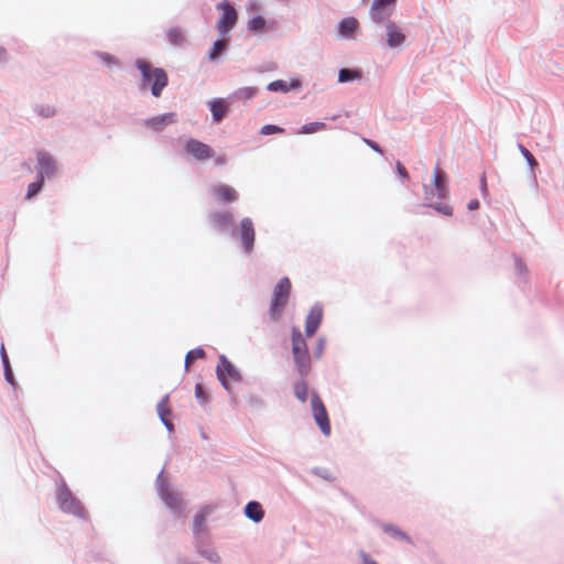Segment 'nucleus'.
Wrapping results in <instances>:
<instances>
[{
    "label": "nucleus",
    "mask_w": 564,
    "mask_h": 564,
    "mask_svg": "<svg viewBox=\"0 0 564 564\" xmlns=\"http://www.w3.org/2000/svg\"><path fill=\"white\" fill-rule=\"evenodd\" d=\"M430 206L433 207L436 212H438L440 214H442L444 216L453 215V208L448 204L436 203V204H431Z\"/></svg>",
    "instance_id": "33"
},
{
    "label": "nucleus",
    "mask_w": 564,
    "mask_h": 564,
    "mask_svg": "<svg viewBox=\"0 0 564 564\" xmlns=\"http://www.w3.org/2000/svg\"><path fill=\"white\" fill-rule=\"evenodd\" d=\"M481 183H482V189L486 191V180H485V177H482Z\"/></svg>",
    "instance_id": "47"
},
{
    "label": "nucleus",
    "mask_w": 564,
    "mask_h": 564,
    "mask_svg": "<svg viewBox=\"0 0 564 564\" xmlns=\"http://www.w3.org/2000/svg\"><path fill=\"white\" fill-rule=\"evenodd\" d=\"M37 176L44 181V177L54 175L56 164L53 158L43 151L37 153Z\"/></svg>",
    "instance_id": "11"
},
{
    "label": "nucleus",
    "mask_w": 564,
    "mask_h": 564,
    "mask_svg": "<svg viewBox=\"0 0 564 564\" xmlns=\"http://www.w3.org/2000/svg\"><path fill=\"white\" fill-rule=\"evenodd\" d=\"M362 564H378L375 560H372L368 554H361Z\"/></svg>",
    "instance_id": "44"
},
{
    "label": "nucleus",
    "mask_w": 564,
    "mask_h": 564,
    "mask_svg": "<svg viewBox=\"0 0 564 564\" xmlns=\"http://www.w3.org/2000/svg\"><path fill=\"white\" fill-rule=\"evenodd\" d=\"M174 117H175L174 113H165V115L156 116V117L148 119L145 121V126L153 130L159 131V130L163 129L166 124L174 122L175 121Z\"/></svg>",
    "instance_id": "16"
},
{
    "label": "nucleus",
    "mask_w": 564,
    "mask_h": 564,
    "mask_svg": "<svg viewBox=\"0 0 564 564\" xmlns=\"http://www.w3.org/2000/svg\"><path fill=\"white\" fill-rule=\"evenodd\" d=\"M383 531L394 539H400L409 543L411 542L410 538L404 532L392 524H384Z\"/></svg>",
    "instance_id": "26"
},
{
    "label": "nucleus",
    "mask_w": 564,
    "mask_h": 564,
    "mask_svg": "<svg viewBox=\"0 0 564 564\" xmlns=\"http://www.w3.org/2000/svg\"><path fill=\"white\" fill-rule=\"evenodd\" d=\"M397 0H373L369 14L373 22L381 23L388 20L395 6Z\"/></svg>",
    "instance_id": "7"
},
{
    "label": "nucleus",
    "mask_w": 564,
    "mask_h": 564,
    "mask_svg": "<svg viewBox=\"0 0 564 564\" xmlns=\"http://www.w3.org/2000/svg\"><path fill=\"white\" fill-rule=\"evenodd\" d=\"M35 112L45 119L52 118L57 113L56 106L53 104H40L34 108Z\"/></svg>",
    "instance_id": "22"
},
{
    "label": "nucleus",
    "mask_w": 564,
    "mask_h": 564,
    "mask_svg": "<svg viewBox=\"0 0 564 564\" xmlns=\"http://www.w3.org/2000/svg\"><path fill=\"white\" fill-rule=\"evenodd\" d=\"M326 129V124L324 122H311L306 123L301 128V133L311 134L317 131H322Z\"/></svg>",
    "instance_id": "29"
},
{
    "label": "nucleus",
    "mask_w": 564,
    "mask_h": 564,
    "mask_svg": "<svg viewBox=\"0 0 564 564\" xmlns=\"http://www.w3.org/2000/svg\"><path fill=\"white\" fill-rule=\"evenodd\" d=\"M248 28L251 31L261 32L265 28V20L260 15L253 17L248 21Z\"/></svg>",
    "instance_id": "30"
},
{
    "label": "nucleus",
    "mask_w": 564,
    "mask_h": 564,
    "mask_svg": "<svg viewBox=\"0 0 564 564\" xmlns=\"http://www.w3.org/2000/svg\"><path fill=\"white\" fill-rule=\"evenodd\" d=\"M365 142L371 148L373 149L375 151L381 153V149L377 145L376 142L371 141V140H368V139H365Z\"/></svg>",
    "instance_id": "46"
},
{
    "label": "nucleus",
    "mask_w": 564,
    "mask_h": 564,
    "mask_svg": "<svg viewBox=\"0 0 564 564\" xmlns=\"http://www.w3.org/2000/svg\"><path fill=\"white\" fill-rule=\"evenodd\" d=\"M397 172L402 178H404V180L409 178V173H408L405 166L401 162H397Z\"/></svg>",
    "instance_id": "40"
},
{
    "label": "nucleus",
    "mask_w": 564,
    "mask_h": 564,
    "mask_svg": "<svg viewBox=\"0 0 564 564\" xmlns=\"http://www.w3.org/2000/svg\"><path fill=\"white\" fill-rule=\"evenodd\" d=\"M240 237L246 251H251L254 243V228L250 218H243L240 223Z\"/></svg>",
    "instance_id": "12"
},
{
    "label": "nucleus",
    "mask_w": 564,
    "mask_h": 564,
    "mask_svg": "<svg viewBox=\"0 0 564 564\" xmlns=\"http://www.w3.org/2000/svg\"><path fill=\"white\" fill-rule=\"evenodd\" d=\"M210 562H218L219 556L215 552L203 553Z\"/></svg>",
    "instance_id": "43"
},
{
    "label": "nucleus",
    "mask_w": 564,
    "mask_h": 564,
    "mask_svg": "<svg viewBox=\"0 0 564 564\" xmlns=\"http://www.w3.org/2000/svg\"><path fill=\"white\" fill-rule=\"evenodd\" d=\"M246 516L254 522H260L263 519L264 512L261 505L257 501H250L245 508Z\"/></svg>",
    "instance_id": "19"
},
{
    "label": "nucleus",
    "mask_w": 564,
    "mask_h": 564,
    "mask_svg": "<svg viewBox=\"0 0 564 564\" xmlns=\"http://www.w3.org/2000/svg\"><path fill=\"white\" fill-rule=\"evenodd\" d=\"M260 132L263 135H269V134H274V133H283L284 129L280 128L278 126H274V124H265L261 128Z\"/></svg>",
    "instance_id": "35"
},
{
    "label": "nucleus",
    "mask_w": 564,
    "mask_h": 564,
    "mask_svg": "<svg viewBox=\"0 0 564 564\" xmlns=\"http://www.w3.org/2000/svg\"><path fill=\"white\" fill-rule=\"evenodd\" d=\"M57 501H58L59 508L63 511L69 512V513H73V514H76L79 517L83 516L84 510H83L82 506L75 499V497L73 496V494L70 492V490L67 487L64 486L58 490Z\"/></svg>",
    "instance_id": "8"
},
{
    "label": "nucleus",
    "mask_w": 564,
    "mask_h": 564,
    "mask_svg": "<svg viewBox=\"0 0 564 564\" xmlns=\"http://www.w3.org/2000/svg\"><path fill=\"white\" fill-rule=\"evenodd\" d=\"M205 521H206V513L205 512L197 513L194 519V531L197 533L203 531Z\"/></svg>",
    "instance_id": "34"
},
{
    "label": "nucleus",
    "mask_w": 564,
    "mask_h": 564,
    "mask_svg": "<svg viewBox=\"0 0 564 564\" xmlns=\"http://www.w3.org/2000/svg\"><path fill=\"white\" fill-rule=\"evenodd\" d=\"M268 89L271 91H279V90L288 91L289 90L286 83L283 80H275V82L270 83L268 86Z\"/></svg>",
    "instance_id": "36"
},
{
    "label": "nucleus",
    "mask_w": 564,
    "mask_h": 564,
    "mask_svg": "<svg viewBox=\"0 0 564 564\" xmlns=\"http://www.w3.org/2000/svg\"><path fill=\"white\" fill-rule=\"evenodd\" d=\"M214 194L220 202L225 203H234L239 197L238 192L227 184L217 185L214 188Z\"/></svg>",
    "instance_id": "15"
},
{
    "label": "nucleus",
    "mask_w": 564,
    "mask_h": 564,
    "mask_svg": "<svg viewBox=\"0 0 564 564\" xmlns=\"http://www.w3.org/2000/svg\"><path fill=\"white\" fill-rule=\"evenodd\" d=\"M166 37L169 42L173 45H182L186 40L184 33L177 28L169 30L166 33Z\"/></svg>",
    "instance_id": "23"
},
{
    "label": "nucleus",
    "mask_w": 564,
    "mask_h": 564,
    "mask_svg": "<svg viewBox=\"0 0 564 564\" xmlns=\"http://www.w3.org/2000/svg\"><path fill=\"white\" fill-rule=\"evenodd\" d=\"M292 355L301 377H306L311 370V356L302 333L294 328L292 330Z\"/></svg>",
    "instance_id": "3"
},
{
    "label": "nucleus",
    "mask_w": 564,
    "mask_h": 564,
    "mask_svg": "<svg viewBox=\"0 0 564 564\" xmlns=\"http://www.w3.org/2000/svg\"><path fill=\"white\" fill-rule=\"evenodd\" d=\"M424 195L429 202L447 197V175L440 166L434 167L431 184L424 185Z\"/></svg>",
    "instance_id": "4"
},
{
    "label": "nucleus",
    "mask_w": 564,
    "mask_h": 564,
    "mask_svg": "<svg viewBox=\"0 0 564 564\" xmlns=\"http://www.w3.org/2000/svg\"><path fill=\"white\" fill-rule=\"evenodd\" d=\"M210 111L215 121H220L227 112V104L219 99L210 102Z\"/></svg>",
    "instance_id": "20"
},
{
    "label": "nucleus",
    "mask_w": 564,
    "mask_h": 564,
    "mask_svg": "<svg viewBox=\"0 0 564 564\" xmlns=\"http://www.w3.org/2000/svg\"><path fill=\"white\" fill-rule=\"evenodd\" d=\"M386 29L387 42L390 47H397L405 41V35L394 22H388Z\"/></svg>",
    "instance_id": "14"
},
{
    "label": "nucleus",
    "mask_w": 564,
    "mask_h": 564,
    "mask_svg": "<svg viewBox=\"0 0 564 564\" xmlns=\"http://www.w3.org/2000/svg\"><path fill=\"white\" fill-rule=\"evenodd\" d=\"M311 406H312V412H313V416H314L316 424L318 425L322 433L324 435L328 436L332 431L328 413H327V410H326L322 399L319 398V395L316 392L312 393Z\"/></svg>",
    "instance_id": "6"
},
{
    "label": "nucleus",
    "mask_w": 564,
    "mask_h": 564,
    "mask_svg": "<svg viewBox=\"0 0 564 564\" xmlns=\"http://www.w3.org/2000/svg\"><path fill=\"white\" fill-rule=\"evenodd\" d=\"M228 41L225 39L217 40L213 47L208 52L209 59L214 61L218 58V56L223 53V51L227 47Z\"/></svg>",
    "instance_id": "24"
},
{
    "label": "nucleus",
    "mask_w": 564,
    "mask_h": 564,
    "mask_svg": "<svg viewBox=\"0 0 564 564\" xmlns=\"http://www.w3.org/2000/svg\"><path fill=\"white\" fill-rule=\"evenodd\" d=\"M323 319V310L321 306H313L306 316L305 333L312 337L318 329Z\"/></svg>",
    "instance_id": "13"
},
{
    "label": "nucleus",
    "mask_w": 564,
    "mask_h": 564,
    "mask_svg": "<svg viewBox=\"0 0 564 564\" xmlns=\"http://www.w3.org/2000/svg\"><path fill=\"white\" fill-rule=\"evenodd\" d=\"M358 25L359 23L355 18H346L339 24V32L341 35L348 36L357 30Z\"/></svg>",
    "instance_id": "21"
},
{
    "label": "nucleus",
    "mask_w": 564,
    "mask_h": 564,
    "mask_svg": "<svg viewBox=\"0 0 564 564\" xmlns=\"http://www.w3.org/2000/svg\"><path fill=\"white\" fill-rule=\"evenodd\" d=\"M467 208L469 210H477L479 208V200L478 199H471L468 205H467Z\"/></svg>",
    "instance_id": "42"
},
{
    "label": "nucleus",
    "mask_w": 564,
    "mask_h": 564,
    "mask_svg": "<svg viewBox=\"0 0 564 564\" xmlns=\"http://www.w3.org/2000/svg\"><path fill=\"white\" fill-rule=\"evenodd\" d=\"M302 377V380L294 384V394L302 402L305 403L307 400V384Z\"/></svg>",
    "instance_id": "25"
},
{
    "label": "nucleus",
    "mask_w": 564,
    "mask_h": 564,
    "mask_svg": "<svg viewBox=\"0 0 564 564\" xmlns=\"http://www.w3.org/2000/svg\"><path fill=\"white\" fill-rule=\"evenodd\" d=\"M4 375H6L7 380L12 383L13 375H12L10 365H8V368H4Z\"/></svg>",
    "instance_id": "45"
},
{
    "label": "nucleus",
    "mask_w": 564,
    "mask_h": 564,
    "mask_svg": "<svg viewBox=\"0 0 564 564\" xmlns=\"http://www.w3.org/2000/svg\"><path fill=\"white\" fill-rule=\"evenodd\" d=\"M291 288L292 285L289 278H282L275 285L269 307L271 321L276 322L282 316L290 299Z\"/></svg>",
    "instance_id": "2"
},
{
    "label": "nucleus",
    "mask_w": 564,
    "mask_h": 564,
    "mask_svg": "<svg viewBox=\"0 0 564 564\" xmlns=\"http://www.w3.org/2000/svg\"><path fill=\"white\" fill-rule=\"evenodd\" d=\"M43 183H44V181L39 177L36 182L29 184L28 192H26V198L30 199L34 195H36L40 192V189L42 188Z\"/></svg>",
    "instance_id": "32"
},
{
    "label": "nucleus",
    "mask_w": 564,
    "mask_h": 564,
    "mask_svg": "<svg viewBox=\"0 0 564 564\" xmlns=\"http://www.w3.org/2000/svg\"><path fill=\"white\" fill-rule=\"evenodd\" d=\"M158 413L163 422V424L171 431L173 429V424L170 421L171 410L169 405V395H165L158 404Z\"/></svg>",
    "instance_id": "18"
},
{
    "label": "nucleus",
    "mask_w": 564,
    "mask_h": 564,
    "mask_svg": "<svg viewBox=\"0 0 564 564\" xmlns=\"http://www.w3.org/2000/svg\"><path fill=\"white\" fill-rule=\"evenodd\" d=\"M520 151L522 153V155L525 158V160L528 161V163L530 164V166H535L538 163H536V160L534 159V156L532 155V153L525 149L523 145H520Z\"/></svg>",
    "instance_id": "38"
},
{
    "label": "nucleus",
    "mask_w": 564,
    "mask_h": 564,
    "mask_svg": "<svg viewBox=\"0 0 564 564\" xmlns=\"http://www.w3.org/2000/svg\"><path fill=\"white\" fill-rule=\"evenodd\" d=\"M257 94V88L254 87H242L235 91V98L239 100H248L254 97Z\"/></svg>",
    "instance_id": "27"
},
{
    "label": "nucleus",
    "mask_w": 564,
    "mask_h": 564,
    "mask_svg": "<svg viewBox=\"0 0 564 564\" xmlns=\"http://www.w3.org/2000/svg\"><path fill=\"white\" fill-rule=\"evenodd\" d=\"M137 67L142 74V86L147 87L152 83L151 91L153 96L159 97L163 88L167 85V75L165 70L162 68H152L150 63L142 59L137 62Z\"/></svg>",
    "instance_id": "1"
},
{
    "label": "nucleus",
    "mask_w": 564,
    "mask_h": 564,
    "mask_svg": "<svg viewBox=\"0 0 564 564\" xmlns=\"http://www.w3.org/2000/svg\"><path fill=\"white\" fill-rule=\"evenodd\" d=\"M232 216L229 212H216L210 215V223L215 228L224 229L231 224Z\"/></svg>",
    "instance_id": "17"
},
{
    "label": "nucleus",
    "mask_w": 564,
    "mask_h": 564,
    "mask_svg": "<svg viewBox=\"0 0 564 564\" xmlns=\"http://www.w3.org/2000/svg\"><path fill=\"white\" fill-rule=\"evenodd\" d=\"M163 500L165 503L171 508H176L178 506V499L177 497L171 495V494H163L162 495Z\"/></svg>",
    "instance_id": "39"
},
{
    "label": "nucleus",
    "mask_w": 564,
    "mask_h": 564,
    "mask_svg": "<svg viewBox=\"0 0 564 564\" xmlns=\"http://www.w3.org/2000/svg\"><path fill=\"white\" fill-rule=\"evenodd\" d=\"M185 150L197 160H207L214 155V151L209 145L195 139H191L186 142Z\"/></svg>",
    "instance_id": "10"
},
{
    "label": "nucleus",
    "mask_w": 564,
    "mask_h": 564,
    "mask_svg": "<svg viewBox=\"0 0 564 564\" xmlns=\"http://www.w3.org/2000/svg\"><path fill=\"white\" fill-rule=\"evenodd\" d=\"M205 357V351L204 349L202 348H196V349H193V350H189L187 354H186V357H185V368L188 369L191 364L196 360V359H202Z\"/></svg>",
    "instance_id": "28"
},
{
    "label": "nucleus",
    "mask_w": 564,
    "mask_h": 564,
    "mask_svg": "<svg viewBox=\"0 0 564 564\" xmlns=\"http://www.w3.org/2000/svg\"><path fill=\"white\" fill-rule=\"evenodd\" d=\"M1 358H2L4 368H8V365H10V364H9V358H8L4 345L1 346Z\"/></svg>",
    "instance_id": "41"
},
{
    "label": "nucleus",
    "mask_w": 564,
    "mask_h": 564,
    "mask_svg": "<svg viewBox=\"0 0 564 564\" xmlns=\"http://www.w3.org/2000/svg\"><path fill=\"white\" fill-rule=\"evenodd\" d=\"M195 397L202 403H206L208 401V394L205 392V390L200 383H196V386H195Z\"/></svg>",
    "instance_id": "37"
},
{
    "label": "nucleus",
    "mask_w": 564,
    "mask_h": 564,
    "mask_svg": "<svg viewBox=\"0 0 564 564\" xmlns=\"http://www.w3.org/2000/svg\"><path fill=\"white\" fill-rule=\"evenodd\" d=\"M217 378L225 387V389H229V380L238 381L240 378L239 371L236 367L224 356L220 357V362L216 369Z\"/></svg>",
    "instance_id": "9"
},
{
    "label": "nucleus",
    "mask_w": 564,
    "mask_h": 564,
    "mask_svg": "<svg viewBox=\"0 0 564 564\" xmlns=\"http://www.w3.org/2000/svg\"><path fill=\"white\" fill-rule=\"evenodd\" d=\"M217 9L223 12L220 19L217 22V30L220 36H225L237 23L238 14L236 9L227 0L221 1L217 4Z\"/></svg>",
    "instance_id": "5"
},
{
    "label": "nucleus",
    "mask_w": 564,
    "mask_h": 564,
    "mask_svg": "<svg viewBox=\"0 0 564 564\" xmlns=\"http://www.w3.org/2000/svg\"><path fill=\"white\" fill-rule=\"evenodd\" d=\"M359 77H360V74L358 72L343 68L339 70L338 80L340 83H346V82H349V80H352V79H356Z\"/></svg>",
    "instance_id": "31"
}]
</instances>
